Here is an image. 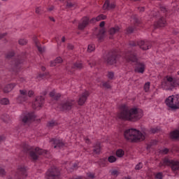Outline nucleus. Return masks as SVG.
I'll list each match as a JSON object with an SVG mask.
<instances>
[{
    "label": "nucleus",
    "instance_id": "nucleus-1",
    "mask_svg": "<svg viewBox=\"0 0 179 179\" xmlns=\"http://www.w3.org/2000/svg\"><path fill=\"white\" fill-rule=\"evenodd\" d=\"M118 118L125 120L127 121H138L143 117V110L138 108H128L125 105H122L120 112L117 114Z\"/></svg>",
    "mask_w": 179,
    "mask_h": 179
},
{
    "label": "nucleus",
    "instance_id": "nucleus-2",
    "mask_svg": "<svg viewBox=\"0 0 179 179\" xmlns=\"http://www.w3.org/2000/svg\"><path fill=\"white\" fill-rule=\"evenodd\" d=\"M122 58L124 62L134 64V71L135 72H137V73H143V72H145L146 66L143 62H138L136 52L134 48H131L128 51L125 52L124 55Z\"/></svg>",
    "mask_w": 179,
    "mask_h": 179
},
{
    "label": "nucleus",
    "instance_id": "nucleus-3",
    "mask_svg": "<svg viewBox=\"0 0 179 179\" xmlns=\"http://www.w3.org/2000/svg\"><path fill=\"white\" fill-rule=\"evenodd\" d=\"M22 148L24 153H29V157L32 160H37L38 156L42 155L45 157H48V151L43 150L40 148H33L29 145L27 143L22 145Z\"/></svg>",
    "mask_w": 179,
    "mask_h": 179
},
{
    "label": "nucleus",
    "instance_id": "nucleus-4",
    "mask_svg": "<svg viewBox=\"0 0 179 179\" xmlns=\"http://www.w3.org/2000/svg\"><path fill=\"white\" fill-rule=\"evenodd\" d=\"M124 136L127 141L136 143L138 142H142L145 141V133H142L141 131L136 129H128L124 131Z\"/></svg>",
    "mask_w": 179,
    "mask_h": 179
},
{
    "label": "nucleus",
    "instance_id": "nucleus-5",
    "mask_svg": "<svg viewBox=\"0 0 179 179\" xmlns=\"http://www.w3.org/2000/svg\"><path fill=\"white\" fill-rule=\"evenodd\" d=\"M15 57V52H9L6 55L7 59H12L11 66L14 72H19V70L22 67V64L26 58V53H23L21 55H19L16 59H13Z\"/></svg>",
    "mask_w": 179,
    "mask_h": 179
},
{
    "label": "nucleus",
    "instance_id": "nucleus-6",
    "mask_svg": "<svg viewBox=\"0 0 179 179\" xmlns=\"http://www.w3.org/2000/svg\"><path fill=\"white\" fill-rule=\"evenodd\" d=\"M166 166L170 167L172 171L176 173V171H178L179 170V162L178 160L173 159L169 157H165L159 162L158 167H159V169H166Z\"/></svg>",
    "mask_w": 179,
    "mask_h": 179
},
{
    "label": "nucleus",
    "instance_id": "nucleus-7",
    "mask_svg": "<svg viewBox=\"0 0 179 179\" xmlns=\"http://www.w3.org/2000/svg\"><path fill=\"white\" fill-rule=\"evenodd\" d=\"M162 86L165 90H170L174 89V87H179V77L173 78L170 76H166L162 82Z\"/></svg>",
    "mask_w": 179,
    "mask_h": 179
},
{
    "label": "nucleus",
    "instance_id": "nucleus-8",
    "mask_svg": "<svg viewBox=\"0 0 179 179\" xmlns=\"http://www.w3.org/2000/svg\"><path fill=\"white\" fill-rule=\"evenodd\" d=\"M107 16L104 14H100L96 17H93L91 20L87 17H84L81 20V22L78 24L79 30H83L89 23H96V22H100V20H106Z\"/></svg>",
    "mask_w": 179,
    "mask_h": 179
},
{
    "label": "nucleus",
    "instance_id": "nucleus-9",
    "mask_svg": "<svg viewBox=\"0 0 179 179\" xmlns=\"http://www.w3.org/2000/svg\"><path fill=\"white\" fill-rule=\"evenodd\" d=\"M149 17H160L158 21H157L154 26L155 27H164L167 24V21L163 14L160 13L157 10H154L148 13Z\"/></svg>",
    "mask_w": 179,
    "mask_h": 179
},
{
    "label": "nucleus",
    "instance_id": "nucleus-10",
    "mask_svg": "<svg viewBox=\"0 0 179 179\" xmlns=\"http://www.w3.org/2000/svg\"><path fill=\"white\" fill-rule=\"evenodd\" d=\"M165 103L169 108L177 110L179 108V94L169 96L165 100Z\"/></svg>",
    "mask_w": 179,
    "mask_h": 179
},
{
    "label": "nucleus",
    "instance_id": "nucleus-11",
    "mask_svg": "<svg viewBox=\"0 0 179 179\" xmlns=\"http://www.w3.org/2000/svg\"><path fill=\"white\" fill-rule=\"evenodd\" d=\"M129 45L130 47H136V45H139L141 50H146L152 48V42L148 41H130Z\"/></svg>",
    "mask_w": 179,
    "mask_h": 179
},
{
    "label": "nucleus",
    "instance_id": "nucleus-12",
    "mask_svg": "<svg viewBox=\"0 0 179 179\" xmlns=\"http://www.w3.org/2000/svg\"><path fill=\"white\" fill-rule=\"evenodd\" d=\"M20 96L17 97L18 103H24L29 100V97H31L34 94V92L30 90L27 92L26 90H20Z\"/></svg>",
    "mask_w": 179,
    "mask_h": 179
},
{
    "label": "nucleus",
    "instance_id": "nucleus-13",
    "mask_svg": "<svg viewBox=\"0 0 179 179\" xmlns=\"http://www.w3.org/2000/svg\"><path fill=\"white\" fill-rule=\"evenodd\" d=\"M45 179H59V170L52 166L46 173Z\"/></svg>",
    "mask_w": 179,
    "mask_h": 179
},
{
    "label": "nucleus",
    "instance_id": "nucleus-14",
    "mask_svg": "<svg viewBox=\"0 0 179 179\" xmlns=\"http://www.w3.org/2000/svg\"><path fill=\"white\" fill-rule=\"evenodd\" d=\"M73 104H75V101L68 99L59 104L57 108H59L62 111H69V110L72 108Z\"/></svg>",
    "mask_w": 179,
    "mask_h": 179
},
{
    "label": "nucleus",
    "instance_id": "nucleus-15",
    "mask_svg": "<svg viewBox=\"0 0 179 179\" xmlns=\"http://www.w3.org/2000/svg\"><path fill=\"white\" fill-rule=\"evenodd\" d=\"M117 59L118 55H117V52L115 51L109 52L105 57V61H106L109 65H114V64L117 63Z\"/></svg>",
    "mask_w": 179,
    "mask_h": 179
},
{
    "label": "nucleus",
    "instance_id": "nucleus-16",
    "mask_svg": "<svg viewBox=\"0 0 179 179\" xmlns=\"http://www.w3.org/2000/svg\"><path fill=\"white\" fill-rule=\"evenodd\" d=\"M34 118H36V117L34 116V113L33 112L24 113L20 117V120L24 124H29V122L34 121Z\"/></svg>",
    "mask_w": 179,
    "mask_h": 179
},
{
    "label": "nucleus",
    "instance_id": "nucleus-17",
    "mask_svg": "<svg viewBox=\"0 0 179 179\" xmlns=\"http://www.w3.org/2000/svg\"><path fill=\"white\" fill-rule=\"evenodd\" d=\"M27 169L24 165H21L18 167L17 171L15 174L17 178L23 179L27 177Z\"/></svg>",
    "mask_w": 179,
    "mask_h": 179
},
{
    "label": "nucleus",
    "instance_id": "nucleus-18",
    "mask_svg": "<svg viewBox=\"0 0 179 179\" xmlns=\"http://www.w3.org/2000/svg\"><path fill=\"white\" fill-rule=\"evenodd\" d=\"M50 143L53 145V148L56 149V148H59V149H62V148H65L66 146V144L64 143L62 139L59 138H52L50 140Z\"/></svg>",
    "mask_w": 179,
    "mask_h": 179
},
{
    "label": "nucleus",
    "instance_id": "nucleus-19",
    "mask_svg": "<svg viewBox=\"0 0 179 179\" xmlns=\"http://www.w3.org/2000/svg\"><path fill=\"white\" fill-rule=\"evenodd\" d=\"M44 104V96H37L35 101L33 102L32 107L34 110H40Z\"/></svg>",
    "mask_w": 179,
    "mask_h": 179
},
{
    "label": "nucleus",
    "instance_id": "nucleus-20",
    "mask_svg": "<svg viewBox=\"0 0 179 179\" xmlns=\"http://www.w3.org/2000/svg\"><path fill=\"white\" fill-rule=\"evenodd\" d=\"M90 95L89 91H85L80 96L78 101L79 106H83L85 103H86V100H87V97Z\"/></svg>",
    "mask_w": 179,
    "mask_h": 179
},
{
    "label": "nucleus",
    "instance_id": "nucleus-21",
    "mask_svg": "<svg viewBox=\"0 0 179 179\" xmlns=\"http://www.w3.org/2000/svg\"><path fill=\"white\" fill-rule=\"evenodd\" d=\"M106 24V22L104 21L101 22L99 26L101 29H99V32L97 34V38L99 41H103L104 39V36L106 33V29H104V25Z\"/></svg>",
    "mask_w": 179,
    "mask_h": 179
},
{
    "label": "nucleus",
    "instance_id": "nucleus-22",
    "mask_svg": "<svg viewBox=\"0 0 179 179\" xmlns=\"http://www.w3.org/2000/svg\"><path fill=\"white\" fill-rule=\"evenodd\" d=\"M62 5H64L66 8H68L69 9H75L76 8L77 5L76 3H73L70 0H59Z\"/></svg>",
    "mask_w": 179,
    "mask_h": 179
},
{
    "label": "nucleus",
    "instance_id": "nucleus-23",
    "mask_svg": "<svg viewBox=\"0 0 179 179\" xmlns=\"http://www.w3.org/2000/svg\"><path fill=\"white\" fill-rule=\"evenodd\" d=\"M115 8V3L113 0H106L103 4V8L104 10H110V9H114Z\"/></svg>",
    "mask_w": 179,
    "mask_h": 179
},
{
    "label": "nucleus",
    "instance_id": "nucleus-24",
    "mask_svg": "<svg viewBox=\"0 0 179 179\" xmlns=\"http://www.w3.org/2000/svg\"><path fill=\"white\" fill-rule=\"evenodd\" d=\"M120 31H121V28H120V27L116 26L114 27H111L109 30H108V33H109V38L113 39L114 38V34H118V33H120Z\"/></svg>",
    "mask_w": 179,
    "mask_h": 179
},
{
    "label": "nucleus",
    "instance_id": "nucleus-25",
    "mask_svg": "<svg viewBox=\"0 0 179 179\" xmlns=\"http://www.w3.org/2000/svg\"><path fill=\"white\" fill-rule=\"evenodd\" d=\"M82 68H83V64L82 63V62L78 61L76 63H74V64L72 66L71 71L68 67L66 68V70L70 71V72L73 73V69H82Z\"/></svg>",
    "mask_w": 179,
    "mask_h": 179
},
{
    "label": "nucleus",
    "instance_id": "nucleus-26",
    "mask_svg": "<svg viewBox=\"0 0 179 179\" xmlns=\"http://www.w3.org/2000/svg\"><path fill=\"white\" fill-rule=\"evenodd\" d=\"M15 86H16L15 83L8 84L3 88V91L4 93H9V92H12Z\"/></svg>",
    "mask_w": 179,
    "mask_h": 179
},
{
    "label": "nucleus",
    "instance_id": "nucleus-27",
    "mask_svg": "<svg viewBox=\"0 0 179 179\" xmlns=\"http://www.w3.org/2000/svg\"><path fill=\"white\" fill-rule=\"evenodd\" d=\"M34 41L35 45H36V48L39 51V52H41V53L44 52L45 48L41 47V45H40L38 39H37V38H34Z\"/></svg>",
    "mask_w": 179,
    "mask_h": 179
},
{
    "label": "nucleus",
    "instance_id": "nucleus-28",
    "mask_svg": "<svg viewBox=\"0 0 179 179\" xmlns=\"http://www.w3.org/2000/svg\"><path fill=\"white\" fill-rule=\"evenodd\" d=\"M170 136L171 139H175L176 141H179V131L175 130L171 132Z\"/></svg>",
    "mask_w": 179,
    "mask_h": 179
},
{
    "label": "nucleus",
    "instance_id": "nucleus-29",
    "mask_svg": "<svg viewBox=\"0 0 179 179\" xmlns=\"http://www.w3.org/2000/svg\"><path fill=\"white\" fill-rule=\"evenodd\" d=\"M50 96L53 99V100H58L59 97H61V94H57L55 92V90L52 91L50 93Z\"/></svg>",
    "mask_w": 179,
    "mask_h": 179
},
{
    "label": "nucleus",
    "instance_id": "nucleus-30",
    "mask_svg": "<svg viewBox=\"0 0 179 179\" xmlns=\"http://www.w3.org/2000/svg\"><path fill=\"white\" fill-rule=\"evenodd\" d=\"M61 62H62V58L58 57L55 60L50 62V66H57V64H61Z\"/></svg>",
    "mask_w": 179,
    "mask_h": 179
},
{
    "label": "nucleus",
    "instance_id": "nucleus-31",
    "mask_svg": "<svg viewBox=\"0 0 179 179\" xmlns=\"http://www.w3.org/2000/svg\"><path fill=\"white\" fill-rule=\"evenodd\" d=\"M160 10L162 13H164L165 16H169V15L170 14V10H168V9L164 6H160Z\"/></svg>",
    "mask_w": 179,
    "mask_h": 179
},
{
    "label": "nucleus",
    "instance_id": "nucleus-32",
    "mask_svg": "<svg viewBox=\"0 0 179 179\" xmlns=\"http://www.w3.org/2000/svg\"><path fill=\"white\" fill-rule=\"evenodd\" d=\"M56 125H58V122L54 120L49 121L47 124L48 128H53V127H56Z\"/></svg>",
    "mask_w": 179,
    "mask_h": 179
},
{
    "label": "nucleus",
    "instance_id": "nucleus-33",
    "mask_svg": "<svg viewBox=\"0 0 179 179\" xmlns=\"http://www.w3.org/2000/svg\"><path fill=\"white\" fill-rule=\"evenodd\" d=\"M124 155H125V151L122 149H118L116 150V156L117 157H123Z\"/></svg>",
    "mask_w": 179,
    "mask_h": 179
},
{
    "label": "nucleus",
    "instance_id": "nucleus-34",
    "mask_svg": "<svg viewBox=\"0 0 179 179\" xmlns=\"http://www.w3.org/2000/svg\"><path fill=\"white\" fill-rule=\"evenodd\" d=\"M172 6L173 8L172 9V13H173V12L178 11V10H179L178 2H173L172 3Z\"/></svg>",
    "mask_w": 179,
    "mask_h": 179
},
{
    "label": "nucleus",
    "instance_id": "nucleus-35",
    "mask_svg": "<svg viewBox=\"0 0 179 179\" xmlns=\"http://www.w3.org/2000/svg\"><path fill=\"white\" fill-rule=\"evenodd\" d=\"M101 148V147L100 146V143H97L96 144V145L94 146V153L95 154H98V153H100V149Z\"/></svg>",
    "mask_w": 179,
    "mask_h": 179
},
{
    "label": "nucleus",
    "instance_id": "nucleus-36",
    "mask_svg": "<svg viewBox=\"0 0 179 179\" xmlns=\"http://www.w3.org/2000/svg\"><path fill=\"white\" fill-rule=\"evenodd\" d=\"M155 179H163V172H157L154 173Z\"/></svg>",
    "mask_w": 179,
    "mask_h": 179
},
{
    "label": "nucleus",
    "instance_id": "nucleus-37",
    "mask_svg": "<svg viewBox=\"0 0 179 179\" xmlns=\"http://www.w3.org/2000/svg\"><path fill=\"white\" fill-rule=\"evenodd\" d=\"M0 103L1 104L7 106V104H9V99H8V98H3L0 100Z\"/></svg>",
    "mask_w": 179,
    "mask_h": 179
},
{
    "label": "nucleus",
    "instance_id": "nucleus-38",
    "mask_svg": "<svg viewBox=\"0 0 179 179\" xmlns=\"http://www.w3.org/2000/svg\"><path fill=\"white\" fill-rule=\"evenodd\" d=\"M108 161L109 162V163H115V162H117V157L111 155V156L108 157Z\"/></svg>",
    "mask_w": 179,
    "mask_h": 179
},
{
    "label": "nucleus",
    "instance_id": "nucleus-39",
    "mask_svg": "<svg viewBox=\"0 0 179 179\" xmlns=\"http://www.w3.org/2000/svg\"><path fill=\"white\" fill-rule=\"evenodd\" d=\"M95 49H96V46L94 45V44H90L88 45L87 51L88 52H92L94 51Z\"/></svg>",
    "mask_w": 179,
    "mask_h": 179
},
{
    "label": "nucleus",
    "instance_id": "nucleus-40",
    "mask_svg": "<svg viewBox=\"0 0 179 179\" xmlns=\"http://www.w3.org/2000/svg\"><path fill=\"white\" fill-rule=\"evenodd\" d=\"M107 76L108 79H110V80H113V79H114V72L108 71Z\"/></svg>",
    "mask_w": 179,
    "mask_h": 179
},
{
    "label": "nucleus",
    "instance_id": "nucleus-41",
    "mask_svg": "<svg viewBox=\"0 0 179 179\" xmlns=\"http://www.w3.org/2000/svg\"><path fill=\"white\" fill-rule=\"evenodd\" d=\"M20 45H26L27 41L26 39L21 38L18 41Z\"/></svg>",
    "mask_w": 179,
    "mask_h": 179
},
{
    "label": "nucleus",
    "instance_id": "nucleus-42",
    "mask_svg": "<svg viewBox=\"0 0 179 179\" xmlns=\"http://www.w3.org/2000/svg\"><path fill=\"white\" fill-rule=\"evenodd\" d=\"M103 87H105V89H110L111 85H110V81H107L103 83Z\"/></svg>",
    "mask_w": 179,
    "mask_h": 179
},
{
    "label": "nucleus",
    "instance_id": "nucleus-43",
    "mask_svg": "<svg viewBox=\"0 0 179 179\" xmlns=\"http://www.w3.org/2000/svg\"><path fill=\"white\" fill-rule=\"evenodd\" d=\"M150 89V83H146L144 85L145 92H149Z\"/></svg>",
    "mask_w": 179,
    "mask_h": 179
},
{
    "label": "nucleus",
    "instance_id": "nucleus-44",
    "mask_svg": "<svg viewBox=\"0 0 179 179\" xmlns=\"http://www.w3.org/2000/svg\"><path fill=\"white\" fill-rule=\"evenodd\" d=\"M134 18V26H139V24L141 23V22L139 21V20L136 17V15L133 16Z\"/></svg>",
    "mask_w": 179,
    "mask_h": 179
},
{
    "label": "nucleus",
    "instance_id": "nucleus-45",
    "mask_svg": "<svg viewBox=\"0 0 179 179\" xmlns=\"http://www.w3.org/2000/svg\"><path fill=\"white\" fill-rule=\"evenodd\" d=\"M143 167V164L140 162V163H138V164L136 166L135 169H136V170H141V169H142Z\"/></svg>",
    "mask_w": 179,
    "mask_h": 179
},
{
    "label": "nucleus",
    "instance_id": "nucleus-46",
    "mask_svg": "<svg viewBox=\"0 0 179 179\" xmlns=\"http://www.w3.org/2000/svg\"><path fill=\"white\" fill-rule=\"evenodd\" d=\"M42 10L43 8H41V7H38L36 8V13H37L38 15H41Z\"/></svg>",
    "mask_w": 179,
    "mask_h": 179
},
{
    "label": "nucleus",
    "instance_id": "nucleus-47",
    "mask_svg": "<svg viewBox=\"0 0 179 179\" xmlns=\"http://www.w3.org/2000/svg\"><path fill=\"white\" fill-rule=\"evenodd\" d=\"M45 78V74H38L37 76L38 80H41V79H44Z\"/></svg>",
    "mask_w": 179,
    "mask_h": 179
},
{
    "label": "nucleus",
    "instance_id": "nucleus-48",
    "mask_svg": "<svg viewBox=\"0 0 179 179\" xmlns=\"http://www.w3.org/2000/svg\"><path fill=\"white\" fill-rule=\"evenodd\" d=\"M169 148H164L161 150V153L162 155H167V153H169Z\"/></svg>",
    "mask_w": 179,
    "mask_h": 179
},
{
    "label": "nucleus",
    "instance_id": "nucleus-49",
    "mask_svg": "<svg viewBox=\"0 0 179 179\" xmlns=\"http://www.w3.org/2000/svg\"><path fill=\"white\" fill-rule=\"evenodd\" d=\"M134 30H135V27H130L127 29V33H134Z\"/></svg>",
    "mask_w": 179,
    "mask_h": 179
},
{
    "label": "nucleus",
    "instance_id": "nucleus-50",
    "mask_svg": "<svg viewBox=\"0 0 179 179\" xmlns=\"http://www.w3.org/2000/svg\"><path fill=\"white\" fill-rule=\"evenodd\" d=\"M87 177H88V178H94V173H91V172L87 173Z\"/></svg>",
    "mask_w": 179,
    "mask_h": 179
},
{
    "label": "nucleus",
    "instance_id": "nucleus-51",
    "mask_svg": "<svg viewBox=\"0 0 179 179\" xmlns=\"http://www.w3.org/2000/svg\"><path fill=\"white\" fill-rule=\"evenodd\" d=\"M111 174L112 176H114V177H117L118 176V171L117 170H113L112 172H111Z\"/></svg>",
    "mask_w": 179,
    "mask_h": 179
},
{
    "label": "nucleus",
    "instance_id": "nucleus-52",
    "mask_svg": "<svg viewBox=\"0 0 179 179\" xmlns=\"http://www.w3.org/2000/svg\"><path fill=\"white\" fill-rule=\"evenodd\" d=\"M159 128L151 129L152 134H156V133L159 132Z\"/></svg>",
    "mask_w": 179,
    "mask_h": 179
},
{
    "label": "nucleus",
    "instance_id": "nucleus-53",
    "mask_svg": "<svg viewBox=\"0 0 179 179\" xmlns=\"http://www.w3.org/2000/svg\"><path fill=\"white\" fill-rule=\"evenodd\" d=\"M18 81L20 82L21 83H24V82H26V78L23 77H20L18 79Z\"/></svg>",
    "mask_w": 179,
    "mask_h": 179
},
{
    "label": "nucleus",
    "instance_id": "nucleus-54",
    "mask_svg": "<svg viewBox=\"0 0 179 179\" xmlns=\"http://www.w3.org/2000/svg\"><path fill=\"white\" fill-rule=\"evenodd\" d=\"M79 166V163H74L73 164V168H72V170H76V169H78V166Z\"/></svg>",
    "mask_w": 179,
    "mask_h": 179
},
{
    "label": "nucleus",
    "instance_id": "nucleus-55",
    "mask_svg": "<svg viewBox=\"0 0 179 179\" xmlns=\"http://www.w3.org/2000/svg\"><path fill=\"white\" fill-rule=\"evenodd\" d=\"M0 176H5V170L2 168H0Z\"/></svg>",
    "mask_w": 179,
    "mask_h": 179
},
{
    "label": "nucleus",
    "instance_id": "nucleus-56",
    "mask_svg": "<svg viewBox=\"0 0 179 179\" xmlns=\"http://www.w3.org/2000/svg\"><path fill=\"white\" fill-rule=\"evenodd\" d=\"M88 64L90 65V66H91V68H92L93 66H94V65H96V62H93L92 63L90 62H88Z\"/></svg>",
    "mask_w": 179,
    "mask_h": 179
},
{
    "label": "nucleus",
    "instance_id": "nucleus-57",
    "mask_svg": "<svg viewBox=\"0 0 179 179\" xmlns=\"http://www.w3.org/2000/svg\"><path fill=\"white\" fill-rule=\"evenodd\" d=\"M68 50H73V45L69 44L67 46Z\"/></svg>",
    "mask_w": 179,
    "mask_h": 179
},
{
    "label": "nucleus",
    "instance_id": "nucleus-58",
    "mask_svg": "<svg viewBox=\"0 0 179 179\" xmlns=\"http://www.w3.org/2000/svg\"><path fill=\"white\" fill-rule=\"evenodd\" d=\"M48 10H49V12H51V10H54V6H51L50 7H49L48 8Z\"/></svg>",
    "mask_w": 179,
    "mask_h": 179
},
{
    "label": "nucleus",
    "instance_id": "nucleus-59",
    "mask_svg": "<svg viewBox=\"0 0 179 179\" xmlns=\"http://www.w3.org/2000/svg\"><path fill=\"white\" fill-rule=\"evenodd\" d=\"M138 10H140V12H143L145 10V8L140 7V8H138Z\"/></svg>",
    "mask_w": 179,
    "mask_h": 179
},
{
    "label": "nucleus",
    "instance_id": "nucleus-60",
    "mask_svg": "<svg viewBox=\"0 0 179 179\" xmlns=\"http://www.w3.org/2000/svg\"><path fill=\"white\" fill-rule=\"evenodd\" d=\"M55 40H56V41H57V45H59V43L58 42L59 41V36L56 37V38H55Z\"/></svg>",
    "mask_w": 179,
    "mask_h": 179
},
{
    "label": "nucleus",
    "instance_id": "nucleus-61",
    "mask_svg": "<svg viewBox=\"0 0 179 179\" xmlns=\"http://www.w3.org/2000/svg\"><path fill=\"white\" fill-rule=\"evenodd\" d=\"M49 19L51 22H55V19L53 17H49Z\"/></svg>",
    "mask_w": 179,
    "mask_h": 179
},
{
    "label": "nucleus",
    "instance_id": "nucleus-62",
    "mask_svg": "<svg viewBox=\"0 0 179 179\" xmlns=\"http://www.w3.org/2000/svg\"><path fill=\"white\" fill-rule=\"evenodd\" d=\"M3 139H5V136H0V142H1V141H3Z\"/></svg>",
    "mask_w": 179,
    "mask_h": 179
},
{
    "label": "nucleus",
    "instance_id": "nucleus-63",
    "mask_svg": "<svg viewBox=\"0 0 179 179\" xmlns=\"http://www.w3.org/2000/svg\"><path fill=\"white\" fill-rule=\"evenodd\" d=\"M5 36H6V34H0V40H1V38H2L3 37H5Z\"/></svg>",
    "mask_w": 179,
    "mask_h": 179
},
{
    "label": "nucleus",
    "instance_id": "nucleus-64",
    "mask_svg": "<svg viewBox=\"0 0 179 179\" xmlns=\"http://www.w3.org/2000/svg\"><path fill=\"white\" fill-rule=\"evenodd\" d=\"M122 179H131L129 176H124Z\"/></svg>",
    "mask_w": 179,
    "mask_h": 179
}]
</instances>
